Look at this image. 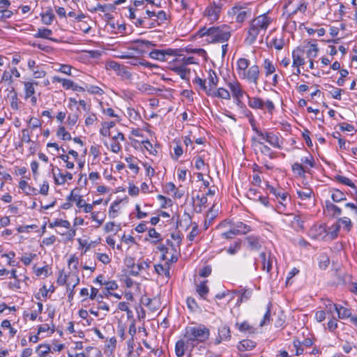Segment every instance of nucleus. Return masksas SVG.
Returning a JSON list of instances; mask_svg holds the SVG:
<instances>
[{
    "label": "nucleus",
    "instance_id": "obj_1",
    "mask_svg": "<svg viewBox=\"0 0 357 357\" xmlns=\"http://www.w3.org/2000/svg\"><path fill=\"white\" fill-rule=\"evenodd\" d=\"M197 35L199 37L207 36L206 41L208 43H225L230 38L231 29L227 24L209 28L204 26L197 31Z\"/></svg>",
    "mask_w": 357,
    "mask_h": 357
},
{
    "label": "nucleus",
    "instance_id": "obj_2",
    "mask_svg": "<svg viewBox=\"0 0 357 357\" xmlns=\"http://www.w3.org/2000/svg\"><path fill=\"white\" fill-rule=\"evenodd\" d=\"M271 22L272 20L266 13L252 20L248 29V36L245 39V43L249 45H252L256 41L259 33L261 31H266Z\"/></svg>",
    "mask_w": 357,
    "mask_h": 357
},
{
    "label": "nucleus",
    "instance_id": "obj_3",
    "mask_svg": "<svg viewBox=\"0 0 357 357\" xmlns=\"http://www.w3.org/2000/svg\"><path fill=\"white\" fill-rule=\"evenodd\" d=\"M210 335V331L204 325L199 326H188L185 329L183 337L188 340V344H191V350L199 343L204 342Z\"/></svg>",
    "mask_w": 357,
    "mask_h": 357
},
{
    "label": "nucleus",
    "instance_id": "obj_4",
    "mask_svg": "<svg viewBox=\"0 0 357 357\" xmlns=\"http://www.w3.org/2000/svg\"><path fill=\"white\" fill-rule=\"evenodd\" d=\"M228 15L234 18L236 22L241 23L251 16L252 10L244 5L236 4L228 11Z\"/></svg>",
    "mask_w": 357,
    "mask_h": 357
},
{
    "label": "nucleus",
    "instance_id": "obj_5",
    "mask_svg": "<svg viewBox=\"0 0 357 357\" xmlns=\"http://www.w3.org/2000/svg\"><path fill=\"white\" fill-rule=\"evenodd\" d=\"M178 50L167 48L165 50H153L149 54V56L155 60L165 61L169 56H175L178 55Z\"/></svg>",
    "mask_w": 357,
    "mask_h": 357
},
{
    "label": "nucleus",
    "instance_id": "obj_6",
    "mask_svg": "<svg viewBox=\"0 0 357 357\" xmlns=\"http://www.w3.org/2000/svg\"><path fill=\"white\" fill-rule=\"evenodd\" d=\"M260 70L257 65H253L248 68V69L243 72V74L240 77L241 79H246L249 82L257 85L259 77Z\"/></svg>",
    "mask_w": 357,
    "mask_h": 357
},
{
    "label": "nucleus",
    "instance_id": "obj_7",
    "mask_svg": "<svg viewBox=\"0 0 357 357\" xmlns=\"http://www.w3.org/2000/svg\"><path fill=\"white\" fill-rule=\"evenodd\" d=\"M310 235L314 239L327 240V229L326 225H314L310 230Z\"/></svg>",
    "mask_w": 357,
    "mask_h": 357
},
{
    "label": "nucleus",
    "instance_id": "obj_8",
    "mask_svg": "<svg viewBox=\"0 0 357 357\" xmlns=\"http://www.w3.org/2000/svg\"><path fill=\"white\" fill-rule=\"evenodd\" d=\"M187 350H189V356H190V353L192 350H191V344L190 345L188 343V340L184 338L176 342L175 345V353L177 357H183Z\"/></svg>",
    "mask_w": 357,
    "mask_h": 357
},
{
    "label": "nucleus",
    "instance_id": "obj_9",
    "mask_svg": "<svg viewBox=\"0 0 357 357\" xmlns=\"http://www.w3.org/2000/svg\"><path fill=\"white\" fill-rule=\"evenodd\" d=\"M221 8L215 3L213 6L208 7L204 15L208 17V20L211 22H215L218 20Z\"/></svg>",
    "mask_w": 357,
    "mask_h": 357
},
{
    "label": "nucleus",
    "instance_id": "obj_10",
    "mask_svg": "<svg viewBox=\"0 0 357 357\" xmlns=\"http://www.w3.org/2000/svg\"><path fill=\"white\" fill-rule=\"evenodd\" d=\"M304 50L301 47H297L292 52L293 63L294 67H300L305 64V60L303 58Z\"/></svg>",
    "mask_w": 357,
    "mask_h": 357
},
{
    "label": "nucleus",
    "instance_id": "obj_11",
    "mask_svg": "<svg viewBox=\"0 0 357 357\" xmlns=\"http://www.w3.org/2000/svg\"><path fill=\"white\" fill-rule=\"evenodd\" d=\"M57 171L58 174L54 172V169H52V174L56 185H63L66 182L67 179H73V174L71 173L66 172V174H63L61 172V170L59 168H57Z\"/></svg>",
    "mask_w": 357,
    "mask_h": 357
},
{
    "label": "nucleus",
    "instance_id": "obj_12",
    "mask_svg": "<svg viewBox=\"0 0 357 357\" xmlns=\"http://www.w3.org/2000/svg\"><path fill=\"white\" fill-rule=\"evenodd\" d=\"M227 85L230 89L234 98H241L243 97L244 92L242 89L241 84L238 82H230L227 84Z\"/></svg>",
    "mask_w": 357,
    "mask_h": 357
},
{
    "label": "nucleus",
    "instance_id": "obj_13",
    "mask_svg": "<svg viewBox=\"0 0 357 357\" xmlns=\"http://www.w3.org/2000/svg\"><path fill=\"white\" fill-rule=\"evenodd\" d=\"M207 95L226 100L230 99L229 92L224 88H219L216 91L213 90V89H208V91H207Z\"/></svg>",
    "mask_w": 357,
    "mask_h": 357
},
{
    "label": "nucleus",
    "instance_id": "obj_14",
    "mask_svg": "<svg viewBox=\"0 0 357 357\" xmlns=\"http://www.w3.org/2000/svg\"><path fill=\"white\" fill-rule=\"evenodd\" d=\"M135 44V50L139 51L142 53L146 52L145 49H149L150 47H155L156 45L152 42L146 40H136L134 41Z\"/></svg>",
    "mask_w": 357,
    "mask_h": 357
},
{
    "label": "nucleus",
    "instance_id": "obj_15",
    "mask_svg": "<svg viewBox=\"0 0 357 357\" xmlns=\"http://www.w3.org/2000/svg\"><path fill=\"white\" fill-rule=\"evenodd\" d=\"M246 241L251 250H259L261 247V241L257 236H249L246 238Z\"/></svg>",
    "mask_w": 357,
    "mask_h": 357
},
{
    "label": "nucleus",
    "instance_id": "obj_16",
    "mask_svg": "<svg viewBox=\"0 0 357 357\" xmlns=\"http://www.w3.org/2000/svg\"><path fill=\"white\" fill-rule=\"evenodd\" d=\"M172 70L179 75L181 79L189 80V75L190 73V68H187L184 66H179L173 67Z\"/></svg>",
    "mask_w": 357,
    "mask_h": 357
},
{
    "label": "nucleus",
    "instance_id": "obj_17",
    "mask_svg": "<svg viewBox=\"0 0 357 357\" xmlns=\"http://www.w3.org/2000/svg\"><path fill=\"white\" fill-rule=\"evenodd\" d=\"M260 258L262 261V269L264 271H266L267 273H269L272 268V259L271 257V254H268V256H266V252H261L259 255Z\"/></svg>",
    "mask_w": 357,
    "mask_h": 357
},
{
    "label": "nucleus",
    "instance_id": "obj_18",
    "mask_svg": "<svg viewBox=\"0 0 357 357\" xmlns=\"http://www.w3.org/2000/svg\"><path fill=\"white\" fill-rule=\"evenodd\" d=\"M250 66V61L245 58H240L237 61V73L239 77L245 72Z\"/></svg>",
    "mask_w": 357,
    "mask_h": 357
},
{
    "label": "nucleus",
    "instance_id": "obj_19",
    "mask_svg": "<svg viewBox=\"0 0 357 357\" xmlns=\"http://www.w3.org/2000/svg\"><path fill=\"white\" fill-rule=\"evenodd\" d=\"M266 142H267L268 144H270L275 148H281V146L280 145L279 143V138L278 135L273 132H266Z\"/></svg>",
    "mask_w": 357,
    "mask_h": 357
},
{
    "label": "nucleus",
    "instance_id": "obj_20",
    "mask_svg": "<svg viewBox=\"0 0 357 357\" xmlns=\"http://www.w3.org/2000/svg\"><path fill=\"white\" fill-rule=\"evenodd\" d=\"M340 225L337 223L333 224L330 228L329 230L327 231V240H334L337 236L340 229Z\"/></svg>",
    "mask_w": 357,
    "mask_h": 357
},
{
    "label": "nucleus",
    "instance_id": "obj_21",
    "mask_svg": "<svg viewBox=\"0 0 357 357\" xmlns=\"http://www.w3.org/2000/svg\"><path fill=\"white\" fill-rule=\"evenodd\" d=\"M52 34V31L51 29L43 28L38 29V32L34 34V37L49 39L52 41H56V39L50 37Z\"/></svg>",
    "mask_w": 357,
    "mask_h": 357
},
{
    "label": "nucleus",
    "instance_id": "obj_22",
    "mask_svg": "<svg viewBox=\"0 0 357 357\" xmlns=\"http://www.w3.org/2000/svg\"><path fill=\"white\" fill-rule=\"evenodd\" d=\"M249 99L248 105L253 109H263L264 107V102L260 98L255 97L250 98L248 96Z\"/></svg>",
    "mask_w": 357,
    "mask_h": 357
},
{
    "label": "nucleus",
    "instance_id": "obj_23",
    "mask_svg": "<svg viewBox=\"0 0 357 357\" xmlns=\"http://www.w3.org/2000/svg\"><path fill=\"white\" fill-rule=\"evenodd\" d=\"M40 15L43 23L46 25H50L55 17L50 8L45 13H41Z\"/></svg>",
    "mask_w": 357,
    "mask_h": 357
},
{
    "label": "nucleus",
    "instance_id": "obj_24",
    "mask_svg": "<svg viewBox=\"0 0 357 357\" xmlns=\"http://www.w3.org/2000/svg\"><path fill=\"white\" fill-rule=\"evenodd\" d=\"M256 343L250 340H243L239 342L238 349L241 351L245 350H251L255 348Z\"/></svg>",
    "mask_w": 357,
    "mask_h": 357
},
{
    "label": "nucleus",
    "instance_id": "obj_25",
    "mask_svg": "<svg viewBox=\"0 0 357 357\" xmlns=\"http://www.w3.org/2000/svg\"><path fill=\"white\" fill-rule=\"evenodd\" d=\"M266 188L270 191L271 193L273 194L276 197L281 198L282 200L284 201L287 198V193L285 192L278 191L273 186L269 185L268 182L266 183Z\"/></svg>",
    "mask_w": 357,
    "mask_h": 357
},
{
    "label": "nucleus",
    "instance_id": "obj_26",
    "mask_svg": "<svg viewBox=\"0 0 357 357\" xmlns=\"http://www.w3.org/2000/svg\"><path fill=\"white\" fill-rule=\"evenodd\" d=\"M149 267V265L145 261L135 264V266L132 267V270H130L129 274L132 276H137L142 269H146Z\"/></svg>",
    "mask_w": 357,
    "mask_h": 357
},
{
    "label": "nucleus",
    "instance_id": "obj_27",
    "mask_svg": "<svg viewBox=\"0 0 357 357\" xmlns=\"http://www.w3.org/2000/svg\"><path fill=\"white\" fill-rule=\"evenodd\" d=\"M208 89L215 90L218 83V77L214 70H210L208 73Z\"/></svg>",
    "mask_w": 357,
    "mask_h": 357
},
{
    "label": "nucleus",
    "instance_id": "obj_28",
    "mask_svg": "<svg viewBox=\"0 0 357 357\" xmlns=\"http://www.w3.org/2000/svg\"><path fill=\"white\" fill-rule=\"evenodd\" d=\"M75 190H72L70 195L67 197L68 201H74L76 202V205L79 208H82L84 200L82 198V196L74 193Z\"/></svg>",
    "mask_w": 357,
    "mask_h": 357
},
{
    "label": "nucleus",
    "instance_id": "obj_29",
    "mask_svg": "<svg viewBox=\"0 0 357 357\" xmlns=\"http://www.w3.org/2000/svg\"><path fill=\"white\" fill-rule=\"evenodd\" d=\"M235 326L241 332L249 331L250 333H254L255 332V329L250 326L247 321L241 324L237 322Z\"/></svg>",
    "mask_w": 357,
    "mask_h": 357
},
{
    "label": "nucleus",
    "instance_id": "obj_30",
    "mask_svg": "<svg viewBox=\"0 0 357 357\" xmlns=\"http://www.w3.org/2000/svg\"><path fill=\"white\" fill-rule=\"evenodd\" d=\"M8 97L10 99V106L12 109H18L19 107L17 103V94L14 88H12V89L10 91L9 93L8 94Z\"/></svg>",
    "mask_w": 357,
    "mask_h": 357
},
{
    "label": "nucleus",
    "instance_id": "obj_31",
    "mask_svg": "<svg viewBox=\"0 0 357 357\" xmlns=\"http://www.w3.org/2000/svg\"><path fill=\"white\" fill-rule=\"evenodd\" d=\"M331 198L334 202H340L347 199L344 193L338 189L333 190Z\"/></svg>",
    "mask_w": 357,
    "mask_h": 357
},
{
    "label": "nucleus",
    "instance_id": "obj_32",
    "mask_svg": "<svg viewBox=\"0 0 357 357\" xmlns=\"http://www.w3.org/2000/svg\"><path fill=\"white\" fill-rule=\"evenodd\" d=\"M337 312L338 318L340 319L349 318L352 314L350 309L344 307L343 306L341 305H339Z\"/></svg>",
    "mask_w": 357,
    "mask_h": 357
},
{
    "label": "nucleus",
    "instance_id": "obj_33",
    "mask_svg": "<svg viewBox=\"0 0 357 357\" xmlns=\"http://www.w3.org/2000/svg\"><path fill=\"white\" fill-rule=\"evenodd\" d=\"M326 208L328 211H333V215L337 216L340 215L342 213V210L340 207L333 204L331 202L327 200L325 202Z\"/></svg>",
    "mask_w": 357,
    "mask_h": 357
},
{
    "label": "nucleus",
    "instance_id": "obj_34",
    "mask_svg": "<svg viewBox=\"0 0 357 357\" xmlns=\"http://www.w3.org/2000/svg\"><path fill=\"white\" fill-rule=\"evenodd\" d=\"M335 180L340 183L348 185L353 189H356V185L347 177L341 175H336L335 176Z\"/></svg>",
    "mask_w": 357,
    "mask_h": 357
},
{
    "label": "nucleus",
    "instance_id": "obj_35",
    "mask_svg": "<svg viewBox=\"0 0 357 357\" xmlns=\"http://www.w3.org/2000/svg\"><path fill=\"white\" fill-rule=\"evenodd\" d=\"M291 169L293 172L297 174L298 176L301 177L304 176L305 172H307V171L305 169V167L299 162L294 163L291 165Z\"/></svg>",
    "mask_w": 357,
    "mask_h": 357
},
{
    "label": "nucleus",
    "instance_id": "obj_36",
    "mask_svg": "<svg viewBox=\"0 0 357 357\" xmlns=\"http://www.w3.org/2000/svg\"><path fill=\"white\" fill-rule=\"evenodd\" d=\"M257 144L259 145V149L261 153H263L265 155L269 156L271 158H274L273 152L267 145H265L264 142L261 141H257Z\"/></svg>",
    "mask_w": 357,
    "mask_h": 357
},
{
    "label": "nucleus",
    "instance_id": "obj_37",
    "mask_svg": "<svg viewBox=\"0 0 357 357\" xmlns=\"http://www.w3.org/2000/svg\"><path fill=\"white\" fill-rule=\"evenodd\" d=\"M218 335L221 336L224 340H229L231 339V331L229 326H224L218 328Z\"/></svg>",
    "mask_w": 357,
    "mask_h": 357
},
{
    "label": "nucleus",
    "instance_id": "obj_38",
    "mask_svg": "<svg viewBox=\"0 0 357 357\" xmlns=\"http://www.w3.org/2000/svg\"><path fill=\"white\" fill-rule=\"evenodd\" d=\"M207 281H204L201 282L199 285L197 286L196 291L199 294V295L205 298V296L208 293V287L206 286V282Z\"/></svg>",
    "mask_w": 357,
    "mask_h": 357
},
{
    "label": "nucleus",
    "instance_id": "obj_39",
    "mask_svg": "<svg viewBox=\"0 0 357 357\" xmlns=\"http://www.w3.org/2000/svg\"><path fill=\"white\" fill-rule=\"evenodd\" d=\"M121 200L115 201L109 207V216L111 218H115L117 216V212L119 209V204Z\"/></svg>",
    "mask_w": 357,
    "mask_h": 357
},
{
    "label": "nucleus",
    "instance_id": "obj_40",
    "mask_svg": "<svg viewBox=\"0 0 357 357\" xmlns=\"http://www.w3.org/2000/svg\"><path fill=\"white\" fill-rule=\"evenodd\" d=\"M50 351V347L49 344H40L36 349V352L38 353L40 357H45V356H47Z\"/></svg>",
    "mask_w": 357,
    "mask_h": 357
},
{
    "label": "nucleus",
    "instance_id": "obj_41",
    "mask_svg": "<svg viewBox=\"0 0 357 357\" xmlns=\"http://www.w3.org/2000/svg\"><path fill=\"white\" fill-rule=\"evenodd\" d=\"M49 227L51 228H54L55 227H63L66 228H69L70 227V223L68 220L59 219L56 220L53 222H50Z\"/></svg>",
    "mask_w": 357,
    "mask_h": 357
},
{
    "label": "nucleus",
    "instance_id": "obj_42",
    "mask_svg": "<svg viewBox=\"0 0 357 357\" xmlns=\"http://www.w3.org/2000/svg\"><path fill=\"white\" fill-rule=\"evenodd\" d=\"M56 135L61 137L63 140H70L72 139L70 134L66 130L63 126H60L58 128Z\"/></svg>",
    "mask_w": 357,
    "mask_h": 357
},
{
    "label": "nucleus",
    "instance_id": "obj_43",
    "mask_svg": "<svg viewBox=\"0 0 357 357\" xmlns=\"http://www.w3.org/2000/svg\"><path fill=\"white\" fill-rule=\"evenodd\" d=\"M264 69L266 76H268L273 73L275 70V68L273 63L268 59L264 60Z\"/></svg>",
    "mask_w": 357,
    "mask_h": 357
},
{
    "label": "nucleus",
    "instance_id": "obj_44",
    "mask_svg": "<svg viewBox=\"0 0 357 357\" xmlns=\"http://www.w3.org/2000/svg\"><path fill=\"white\" fill-rule=\"evenodd\" d=\"M337 223L340 225L342 223L344 225V229H345L347 231H349L352 227V222L351 220L347 217L340 218L337 220Z\"/></svg>",
    "mask_w": 357,
    "mask_h": 357
},
{
    "label": "nucleus",
    "instance_id": "obj_45",
    "mask_svg": "<svg viewBox=\"0 0 357 357\" xmlns=\"http://www.w3.org/2000/svg\"><path fill=\"white\" fill-rule=\"evenodd\" d=\"M294 227L297 229H303L304 220L301 218L300 215H294L291 222Z\"/></svg>",
    "mask_w": 357,
    "mask_h": 357
},
{
    "label": "nucleus",
    "instance_id": "obj_46",
    "mask_svg": "<svg viewBox=\"0 0 357 357\" xmlns=\"http://www.w3.org/2000/svg\"><path fill=\"white\" fill-rule=\"evenodd\" d=\"M339 305L334 304L331 301H327L326 303H325V307L326 309L327 313L329 314H331L333 316V311L337 310Z\"/></svg>",
    "mask_w": 357,
    "mask_h": 357
},
{
    "label": "nucleus",
    "instance_id": "obj_47",
    "mask_svg": "<svg viewBox=\"0 0 357 357\" xmlns=\"http://www.w3.org/2000/svg\"><path fill=\"white\" fill-rule=\"evenodd\" d=\"M319 49L316 44H311L310 48L307 51V56L310 59L314 58L317 56Z\"/></svg>",
    "mask_w": 357,
    "mask_h": 357
},
{
    "label": "nucleus",
    "instance_id": "obj_48",
    "mask_svg": "<svg viewBox=\"0 0 357 357\" xmlns=\"http://www.w3.org/2000/svg\"><path fill=\"white\" fill-rule=\"evenodd\" d=\"M24 88H25V93H26V98L32 96L35 93V89H34V87H33L32 83L25 82Z\"/></svg>",
    "mask_w": 357,
    "mask_h": 357
},
{
    "label": "nucleus",
    "instance_id": "obj_49",
    "mask_svg": "<svg viewBox=\"0 0 357 357\" xmlns=\"http://www.w3.org/2000/svg\"><path fill=\"white\" fill-rule=\"evenodd\" d=\"M115 9V6L113 4H98L97 7L96 8V10L101 11L102 13H106L107 11H111Z\"/></svg>",
    "mask_w": 357,
    "mask_h": 357
},
{
    "label": "nucleus",
    "instance_id": "obj_50",
    "mask_svg": "<svg viewBox=\"0 0 357 357\" xmlns=\"http://www.w3.org/2000/svg\"><path fill=\"white\" fill-rule=\"evenodd\" d=\"M21 141H22V143L20 144V145H19L20 146H22V144L23 142L29 143L31 142L30 134H29V131L28 129L24 128V129L22 130Z\"/></svg>",
    "mask_w": 357,
    "mask_h": 357
},
{
    "label": "nucleus",
    "instance_id": "obj_51",
    "mask_svg": "<svg viewBox=\"0 0 357 357\" xmlns=\"http://www.w3.org/2000/svg\"><path fill=\"white\" fill-rule=\"evenodd\" d=\"M241 246V241H238L235 242V243L229 247L227 249V252L230 255H234L237 252L238 250H240Z\"/></svg>",
    "mask_w": 357,
    "mask_h": 357
},
{
    "label": "nucleus",
    "instance_id": "obj_52",
    "mask_svg": "<svg viewBox=\"0 0 357 357\" xmlns=\"http://www.w3.org/2000/svg\"><path fill=\"white\" fill-rule=\"evenodd\" d=\"M271 317V304L268 305L267 310L264 316L263 320L260 322V326L266 325L270 321Z\"/></svg>",
    "mask_w": 357,
    "mask_h": 357
},
{
    "label": "nucleus",
    "instance_id": "obj_53",
    "mask_svg": "<svg viewBox=\"0 0 357 357\" xmlns=\"http://www.w3.org/2000/svg\"><path fill=\"white\" fill-rule=\"evenodd\" d=\"M194 83L199 85L200 86V88L205 91L206 93H207V91H208V89L207 87V86L206 85V80L205 79H202V78L199 77H196L194 79Z\"/></svg>",
    "mask_w": 357,
    "mask_h": 357
},
{
    "label": "nucleus",
    "instance_id": "obj_54",
    "mask_svg": "<svg viewBox=\"0 0 357 357\" xmlns=\"http://www.w3.org/2000/svg\"><path fill=\"white\" fill-rule=\"evenodd\" d=\"M122 65L120 63L114 61H110L107 63V68L112 69L114 70L116 73H117L119 70H120V68H121Z\"/></svg>",
    "mask_w": 357,
    "mask_h": 357
},
{
    "label": "nucleus",
    "instance_id": "obj_55",
    "mask_svg": "<svg viewBox=\"0 0 357 357\" xmlns=\"http://www.w3.org/2000/svg\"><path fill=\"white\" fill-rule=\"evenodd\" d=\"M187 305L191 311H195L197 308V304L195 300L192 297H188L186 300Z\"/></svg>",
    "mask_w": 357,
    "mask_h": 357
},
{
    "label": "nucleus",
    "instance_id": "obj_56",
    "mask_svg": "<svg viewBox=\"0 0 357 357\" xmlns=\"http://www.w3.org/2000/svg\"><path fill=\"white\" fill-rule=\"evenodd\" d=\"M338 326L337 320L333 317L331 320L327 323V329L331 332H333Z\"/></svg>",
    "mask_w": 357,
    "mask_h": 357
},
{
    "label": "nucleus",
    "instance_id": "obj_57",
    "mask_svg": "<svg viewBox=\"0 0 357 357\" xmlns=\"http://www.w3.org/2000/svg\"><path fill=\"white\" fill-rule=\"evenodd\" d=\"M301 160L303 163L308 165L310 167H314L315 166L314 158L310 154H309L308 157L302 158Z\"/></svg>",
    "mask_w": 357,
    "mask_h": 357
},
{
    "label": "nucleus",
    "instance_id": "obj_58",
    "mask_svg": "<svg viewBox=\"0 0 357 357\" xmlns=\"http://www.w3.org/2000/svg\"><path fill=\"white\" fill-rule=\"evenodd\" d=\"M235 294L239 295V296H241V298H243V300L244 301H248L250 298L252 291H249V290H244L243 291H236L235 292Z\"/></svg>",
    "mask_w": 357,
    "mask_h": 357
},
{
    "label": "nucleus",
    "instance_id": "obj_59",
    "mask_svg": "<svg viewBox=\"0 0 357 357\" xmlns=\"http://www.w3.org/2000/svg\"><path fill=\"white\" fill-rule=\"evenodd\" d=\"M118 75H120L126 79H130L131 77V73L127 70V68L124 66H122L117 73Z\"/></svg>",
    "mask_w": 357,
    "mask_h": 357
},
{
    "label": "nucleus",
    "instance_id": "obj_60",
    "mask_svg": "<svg viewBox=\"0 0 357 357\" xmlns=\"http://www.w3.org/2000/svg\"><path fill=\"white\" fill-rule=\"evenodd\" d=\"M246 196L248 198L257 201L258 197V191L257 189L250 188L246 193Z\"/></svg>",
    "mask_w": 357,
    "mask_h": 357
},
{
    "label": "nucleus",
    "instance_id": "obj_61",
    "mask_svg": "<svg viewBox=\"0 0 357 357\" xmlns=\"http://www.w3.org/2000/svg\"><path fill=\"white\" fill-rule=\"evenodd\" d=\"M294 347L296 348V355L300 356L303 354V349L301 347V342L298 340H294L293 342Z\"/></svg>",
    "mask_w": 357,
    "mask_h": 357
},
{
    "label": "nucleus",
    "instance_id": "obj_62",
    "mask_svg": "<svg viewBox=\"0 0 357 357\" xmlns=\"http://www.w3.org/2000/svg\"><path fill=\"white\" fill-rule=\"evenodd\" d=\"M78 264H79L78 258L75 255H72L68 260L69 268H70V267L72 266L73 269L77 270Z\"/></svg>",
    "mask_w": 357,
    "mask_h": 357
},
{
    "label": "nucleus",
    "instance_id": "obj_63",
    "mask_svg": "<svg viewBox=\"0 0 357 357\" xmlns=\"http://www.w3.org/2000/svg\"><path fill=\"white\" fill-rule=\"evenodd\" d=\"M234 226L236 227L238 229H239L241 231H245V234H246L250 230V226L243 223L242 222H238Z\"/></svg>",
    "mask_w": 357,
    "mask_h": 357
},
{
    "label": "nucleus",
    "instance_id": "obj_64",
    "mask_svg": "<svg viewBox=\"0 0 357 357\" xmlns=\"http://www.w3.org/2000/svg\"><path fill=\"white\" fill-rule=\"evenodd\" d=\"M272 44L275 49L280 50L283 48V47L284 45V42L282 39L274 38L272 40Z\"/></svg>",
    "mask_w": 357,
    "mask_h": 357
}]
</instances>
